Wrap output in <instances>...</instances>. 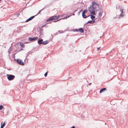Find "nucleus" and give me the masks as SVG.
<instances>
[{
	"label": "nucleus",
	"instance_id": "bb28decb",
	"mask_svg": "<svg viewBox=\"0 0 128 128\" xmlns=\"http://www.w3.org/2000/svg\"><path fill=\"white\" fill-rule=\"evenodd\" d=\"M47 75V72H46L44 74V76L45 77H46Z\"/></svg>",
	"mask_w": 128,
	"mask_h": 128
},
{
	"label": "nucleus",
	"instance_id": "ea45409f",
	"mask_svg": "<svg viewBox=\"0 0 128 128\" xmlns=\"http://www.w3.org/2000/svg\"><path fill=\"white\" fill-rule=\"evenodd\" d=\"M74 15V14H73V15Z\"/></svg>",
	"mask_w": 128,
	"mask_h": 128
},
{
	"label": "nucleus",
	"instance_id": "473e14b6",
	"mask_svg": "<svg viewBox=\"0 0 128 128\" xmlns=\"http://www.w3.org/2000/svg\"><path fill=\"white\" fill-rule=\"evenodd\" d=\"M75 31H76V32H79L78 31V30L77 29H76L75 30Z\"/></svg>",
	"mask_w": 128,
	"mask_h": 128
},
{
	"label": "nucleus",
	"instance_id": "79ce46f5",
	"mask_svg": "<svg viewBox=\"0 0 128 128\" xmlns=\"http://www.w3.org/2000/svg\"><path fill=\"white\" fill-rule=\"evenodd\" d=\"M2 0H0V1Z\"/></svg>",
	"mask_w": 128,
	"mask_h": 128
},
{
	"label": "nucleus",
	"instance_id": "6ab92c4d",
	"mask_svg": "<svg viewBox=\"0 0 128 128\" xmlns=\"http://www.w3.org/2000/svg\"><path fill=\"white\" fill-rule=\"evenodd\" d=\"M99 9L98 10V11L99 12H102V9L101 8H100L99 7Z\"/></svg>",
	"mask_w": 128,
	"mask_h": 128
},
{
	"label": "nucleus",
	"instance_id": "9d476101",
	"mask_svg": "<svg viewBox=\"0 0 128 128\" xmlns=\"http://www.w3.org/2000/svg\"><path fill=\"white\" fill-rule=\"evenodd\" d=\"M106 90V88H102L100 90V93H102Z\"/></svg>",
	"mask_w": 128,
	"mask_h": 128
},
{
	"label": "nucleus",
	"instance_id": "37998d69",
	"mask_svg": "<svg viewBox=\"0 0 128 128\" xmlns=\"http://www.w3.org/2000/svg\"><path fill=\"white\" fill-rule=\"evenodd\" d=\"M116 9H117V7H116Z\"/></svg>",
	"mask_w": 128,
	"mask_h": 128
},
{
	"label": "nucleus",
	"instance_id": "4468645a",
	"mask_svg": "<svg viewBox=\"0 0 128 128\" xmlns=\"http://www.w3.org/2000/svg\"><path fill=\"white\" fill-rule=\"evenodd\" d=\"M2 123H1V127L0 128H3V127L5 126V122H4L3 124H2Z\"/></svg>",
	"mask_w": 128,
	"mask_h": 128
},
{
	"label": "nucleus",
	"instance_id": "e433bc0d",
	"mask_svg": "<svg viewBox=\"0 0 128 128\" xmlns=\"http://www.w3.org/2000/svg\"><path fill=\"white\" fill-rule=\"evenodd\" d=\"M91 84V83H90V84H89L88 85H90V84Z\"/></svg>",
	"mask_w": 128,
	"mask_h": 128
},
{
	"label": "nucleus",
	"instance_id": "9b49d317",
	"mask_svg": "<svg viewBox=\"0 0 128 128\" xmlns=\"http://www.w3.org/2000/svg\"><path fill=\"white\" fill-rule=\"evenodd\" d=\"M95 22V20H93L88 21V22L87 23L93 24V23H94Z\"/></svg>",
	"mask_w": 128,
	"mask_h": 128
},
{
	"label": "nucleus",
	"instance_id": "f8f14e48",
	"mask_svg": "<svg viewBox=\"0 0 128 128\" xmlns=\"http://www.w3.org/2000/svg\"><path fill=\"white\" fill-rule=\"evenodd\" d=\"M48 42V40H46L45 41L43 42H42V44L44 45H45L47 44Z\"/></svg>",
	"mask_w": 128,
	"mask_h": 128
},
{
	"label": "nucleus",
	"instance_id": "58836bf2",
	"mask_svg": "<svg viewBox=\"0 0 128 128\" xmlns=\"http://www.w3.org/2000/svg\"><path fill=\"white\" fill-rule=\"evenodd\" d=\"M63 32H62V33Z\"/></svg>",
	"mask_w": 128,
	"mask_h": 128
},
{
	"label": "nucleus",
	"instance_id": "a211bd4d",
	"mask_svg": "<svg viewBox=\"0 0 128 128\" xmlns=\"http://www.w3.org/2000/svg\"><path fill=\"white\" fill-rule=\"evenodd\" d=\"M88 12V10L86 9L84 10V11L82 12V14H85V13H86Z\"/></svg>",
	"mask_w": 128,
	"mask_h": 128
},
{
	"label": "nucleus",
	"instance_id": "c85d7f7f",
	"mask_svg": "<svg viewBox=\"0 0 128 128\" xmlns=\"http://www.w3.org/2000/svg\"><path fill=\"white\" fill-rule=\"evenodd\" d=\"M82 11H83V10H80V11L79 12H78V14H79L80 13V12H81Z\"/></svg>",
	"mask_w": 128,
	"mask_h": 128
},
{
	"label": "nucleus",
	"instance_id": "0eeeda50",
	"mask_svg": "<svg viewBox=\"0 0 128 128\" xmlns=\"http://www.w3.org/2000/svg\"><path fill=\"white\" fill-rule=\"evenodd\" d=\"M124 10L123 9H120V12H121V13L120 14V15L119 16V18H121L120 17H122L124 16V14H123V12Z\"/></svg>",
	"mask_w": 128,
	"mask_h": 128
},
{
	"label": "nucleus",
	"instance_id": "2eb2a0df",
	"mask_svg": "<svg viewBox=\"0 0 128 128\" xmlns=\"http://www.w3.org/2000/svg\"><path fill=\"white\" fill-rule=\"evenodd\" d=\"M82 16L83 18H86L90 16V15H89L87 16H86V15H85L84 14H82Z\"/></svg>",
	"mask_w": 128,
	"mask_h": 128
},
{
	"label": "nucleus",
	"instance_id": "cd10ccee",
	"mask_svg": "<svg viewBox=\"0 0 128 128\" xmlns=\"http://www.w3.org/2000/svg\"><path fill=\"white\" fill-rule=\"evenodd\" d=\"M80 116L81 117V118H84V116L83 115H81Z\"/></svg>",
	"mask_w": 128,
	"mask_h": 128
},
{
	"label": "nucleus",
	"instance_id": "dca6fc26",
	"mask_svg": "<svg viewBox=\"0 0 128 128\" xmlns=\"http://www.w3.org/2000/svg\"><path fill=\"white\" fill-rule=\"evenodd\" d=\"M90 18L92 20H94L95 18V17L94 16L92 15H90Z\"/></svg>",
	"mask_w": 128,
	"mask_h": 128
},
{
	"label": "nucleus",
	"instance_id": "393cba45",
	"mask_svg": "<svg viewBox=\"0 0 128 128\" xmlns=\"http://www.w3.org/2000/svg\"><path fill=\"white\" fill-rule=\"evenodd\" d=\"M3 108V106L2 105H0V110L2 109Z\"/></svg>",
	"mask_w": 128,
	"mask_h": 128
},
{
	"label": "nucleus",
	"instance_id": "f704fd0d",
	"mask_svg": "<svg viewBox=\"0 0 128 128\" xmlns=\"http://www.w3.org/2000/svg\"><path fill=\"white\" fill-rule=\"evenodd\" d=\"M75 127L74 126H72V127L70 128H75Z\"/></svg>",
	"mask_w": 128,
	"mask_h": 128
},
{
	"label": "nucleus",
	"instance_id": "7c9ffc66",
	"mask_svg": "<svg viewBox=\"0 0 128 128\" xmlns=\"http://www.w3.org/2000/svg\"><path fill=\"white\" fill-rule=\"evenodd\" d=\"M59 20H55L53 22H56L58 21Z\"/></svg>",
	"mask_w": 128,
	"mask_h": 128
},
{
	"label": "nucleus",
	"instance_id": "4be33fe9",
	"mask_svg": "<svg viewBox=\"0 0 128 128\" xmlns=\"http://www.w3.org/2000/svg\"><path fill=\"white\" fill-rule=\"evenodd\" d=\"M38 43L39 44H42V42H41L40 41V40H38Z\"/></svg>",
	"mask_w": 128,
	"mask_h": 128
},
{
	"label": "nucleus",
	"instance_id": "1a4fd4ad",
	"mask_svg": "<svg viewBox=\"0 0 128 128\" xmlns=\"http://www.w3.org/2000/svg\"><path fill=\"white\" fill-rule=\"evenodd\" d=\"M35 16H32L30 17V18L28 19L27 20H26V21L25 22H28L30 20H32L33 18H34V17H35Z\"/></svg>",
	"mask_w": 128,
	"mask_h": 128
},
{
	"label": "nucleus",
	"instance_id": "72a5a7b5",
	"mask_svg": "<svg viewBox=\"0 0 128 128\" xmlns=\"http://www.w3.org/2000/svg\"><path fill=\"white\" fill-rule=\"evenodd\" d=\"M43 39H41L40 40V41H41V42H42L43 41Z\"/></svg>",
	"mask_w": 128,
	"mask_h": 128
},
{
	"label": "nucleus",
	"instance_id": "7ed1b4c3",
	"mask_svg": "<svg viewBox=\"0 0 128 128\" xmlns=\"http://www.w3.org/2000/svg\"><path fill=\"white\" fill-rule=\"evenodd\" d=\"M7 78L9 80H11L14 79L15 77L14 76L12 75L8 74L7 75Z\"/></svg>",
	"mask_w": 128,
	"mask_h": 128
},
{
	"label": "nucleus",
	"instance_id": "4c0bfd02",
	"mask_svg": "<svg viewBox=\"0 0 128 128\" xmlns=\"http://www.w3.org/2000/svg\"><path fill=\"white\" fill-rule=\"evenodd\" d=\"M23 50V49H22L21 50H20L19 51L21 50Z\"/></svg>",
	"mask_w": 128,
	"mask_h": 128
},
{
	"label": "nucleus",
	"instance_id": "5701e85b",
	"mask_svg": "<svg viewBox=\"0 0 128 128\" xmlns=\"http://www.w3.org/2000/svg\"><path fill=\"white\" fill-rule=\"evenodd\" d=\"M11 47H10V48H9V50H8V53H10L11 52L12 50V49H11Z\"/></svg>",
	"mask_w": 128,
	"mask_h": 128
},
{
	"label": "nucleus",
	"instance_id": "f3484780",
	"mask_svg": "<svg viewBox=\"0 0 128 128\" xmlns=\"http://www.w3.org/2000/svg\"><path fill=\"white\" fill-rule=\"evenodd\" d=\"M52 20H52V17H51L49 19H48L47 20H46V22H48L49 21H52Z\"/></svg>",
	"mask_w": 128,
	"mask_h": 128
},
{
	"label": "nucleus",
	"instance_id": "c9c22d12",
	"mask_svg": "<svg viewBox=\"0 0 128 128\" xmlns=\"http://www.w3.org/2000/svg\"><path fill=\"white\" fill-rule=\"evenodd\" d=\"M29 54V53H28L27 54V55H28Z\"/></svg>",
	"mask_w": 128,
	"mask_h": 128
},
{
	"label": "nucleus",
	"instance_id": "f257e3e1",
	"mask_svg": "<svg viewBox=\"0 0 128 128\" xmlns=\"http://www.w3.org/2000/svg\"><path fill=\"white\" fill-rule=\"evenodd\" d=\"M88 10L91 13V14L94 15L95 14V10L92 6H90L88 8Z\"/></svg>",
	"mask_w": 128,
	"mask_h": 128
},
{
	"label": "nucleus",
	"instance_id": "a19ab883",
	"mask_svg": "<svg viewBox=\"0 0 128 128\" xmlns=\"http://www.w3.org/2000/svg\"><path fill=\"white\" fill-rule=\"evenodd\" d=\"M111 103H112V102H110V103H111Z\"/></svg>",
	"mask_w": 128,
	"mask_h": 128
},
{
	"label": "nucleus",
	"instance_id": "39448f33",
	"mask_svg": "<svg viewBox=\"0 0 128 128\" xmlns=\"http://www.w3.org/2000/svg\"><path fill=\"white\" fill-rule=\"evenodd\" d=\"M38 38L36 37L34 38L30 37L28 38V40L30 41L34 40L37 39Z\"/></svg>",
	"mask_w": 128,
	"mask_h": 128
},
{
	"label": "nucleus",
	"instance_id": "a878e982",
	"mask_svg": "<svg viewBox=\"0 0 128 128\" xmlns=\"http://www.w3.org/2000/svg\"><path fill=\"white\" fill-rule=\"evenodd\" d=\"M43 9H42L41 10H40L39 12H38V13L36 15H38V14H40V12Z\"/></svg>",
	"mask_w": 128,
	"mask_h": 128
},
{
	"label": "nucleus",
	"instance_id": "423d86ee",
	"mask_svg": "<svg viewBox=\"0 0 128 128\" xmlns=\"http://www.w3.org/2000/svg\"><path fill=\"white\" fill-rule=\"evenodd\" d=\"M39 33L40 37L42 36L43 34V30L42 29L40 28L39 29Z\"/></svg>",
	"mask_w": 128,
	"mask_h": 128
},
{
	"label": "nucleus",
	"instance_id": "2f4dec72",
	"mask_svg": "<svg viewBox=\"0 0 128 128\" xmlns=\"http://www.w3.org/2000/svg\"><path fill=\"white\" fill-rule=\"evenodd\" d=\"M20 15V14L19 13H18L16 14V15H17V16H18Z\"/></svg>",
	"mask_w": 128,
	"mask_h": 128
},
{
	"label": "nucleus",
	"instance_id": "ddd939ff",
	"mask_svg": "<svg viewBox=\"0 0 128 128\" xmlns=\"http://www.w3.org/2000/svg\"><path fill=\"white\" fill-rule=\"evenodd\" d=\"M78 31L81 33H83L84 32V30L82 28H80L78 30Z\"/></svg>",
	"mask_w": 128,
	"mask_h": 128
},
{
	"label": "nucleus",
	"instance_id": "aec40b11",
	"mask_svg": "<svg viewBox=\"0 0 128 128\" xmlns=\"http://www.w3.org/2000/svg\"><path fill=\"white\" fill-rule=\"evenodd\" d=\"M102 12H99L98 14V15L100 17H101L102 16Z\"/></svg>",
	"mask_w": 128,
	"mask_h": 128
},
{
	"label": "nucleus",
	"instance_id": "412c9836",
	"mask_svg": "<svg viewBox=\"0 0 128 128\" xmlns=\"http://www.w3.org/2000/svg\"><path fill=\"white\" fill-rule=\"evenodd\" d=\"M20 46L22 47H24V44L21 42L20 43Z\"/></svg>",
	"mask_w": 128,
	"mask_h": 128
},
{
	"label": "nucleus",
	"instance_id": "c756f323",
	"mask_svg": "<svg viewBox=\"0 0 128 128\" xmlns=\"http://www.w3.org/2000/svg\"><path fill=\"white\" fill-rule=\"evenodd\" d=\"M100 47L99 48H97V51H98L100 50Z\"/></svg>",
	"mask_w": 128,
	"mask_h": 128
},
{
	"label": "nucleus",
	"instance_id": "b1692460",
	"mask_svg": "<svg viewBox=\"0 0 128 128\" xmlns=\"http://www.w3.org/2000/svg\"><path fill=\"white\" fill-rule=\"evenodd\" d=\"M70 16H65V17H64V18H63V19H66L68 18L69 17H70Z\"/></svg>",
	"mask_w": 128,
	"mask_h": 128
},
{
	"label": "nucleus",
	"instance_id": "6e6552de",
	"mask_svg": "<svg viewBox=\"0 0 128 128\" xmlns=\"http://www.w3.org/2000/svg\"><path fill=\"white\" fill-rule=\"evenodd\" d=\"M51 17L52 18V20H56L58 19V18L59 16H52Z\"/></svg>",
	"mask_w": 128,
	"mask_h": 128
},
{
	"label": "nucleus",
	"instance_id": "f03ea898",
	"mask_svg": "<svg viewBox=\"0 0 128 128\" xmlns=\"http://www.w3.org/2000/svg\"><path fill=\"white\" fill-rule=\"evenodd\" d=\"M92 6L95 10H96L97 8H99V4L94 2H92Z\"/></svg>",
	"mask_w": 128,
	"mask_h": 128
},
{
	"label": "nucleus",
	"instance_id": "20e7f679",
	"mask_svg": "<svg viewBox=\"0 0 128 128\" xmlns=\"http://www.w3.org/2000/svg\"><path fill=\"white\" fill-rule=\"evenodd\" d=\"M16 61L20 65H24V63L22 62V60L20 59L17 60Z\"/></svg>",
	"mask_w": 128,
	"mask_h": 128
}]
</instances>
